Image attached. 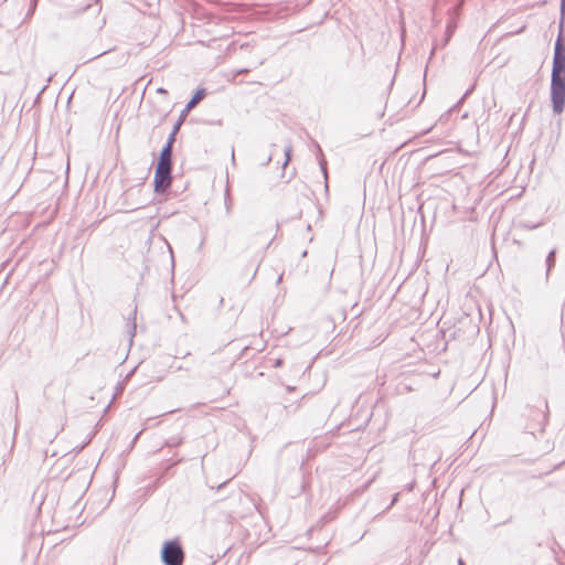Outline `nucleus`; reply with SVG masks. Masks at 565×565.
I'll return each instance as SVG.
<instances>
[{"label":"nucleus","instance_id":"nucleus-11","mask_svg":"<svg viewBox=\"0 0 565 565\" xmlns=\"http://www.w3.org/2000/svg\"><path fill=\"white\" fill-rule=\"evenodd\" d=\"M321 168H322V171H323L324 175H327V169H326L324 163H322V162H321Z\"/></svg>","mask_w":565,"mask_h":565},{"label":"nucleus","instance_id":"nucleus-5","mask_svg":"<svg viewBox=\"0 0 565 565\" xmlns=\"http://www.w3.org/2000/svg\"><path fill=\"white\" fill-rule=\"evenodd\" d=\"M554 57H565V44L562 38V33L558 34V38L555 42Z\"/></svg>","mask_w":565,"mask_h":565},{"label":"nucleus","instance_id":"nucleus-15","mask_svg":"<svg viewBox=\"0 0 565 565\" xmlns=\"http://www.w3.org/2000/svg\"><path fill=\"white\" fill-rule=\"evenodd\" d=\"M281 364V361L280 360H277L276 362V366H279Z\"/></svg>","mask_w":565,"mask_h":565},{"label":"nucleus","instance_id":"nucleus-7","mask_svg":"<svg viewBox=\"0 0 565 565\" xmlns=\"http://www.w3.org/2000/svg\"><path fill=\"white\" fill-rule=\"evenodd\" d=\"M555 249L551 250L546 257V264H547V273L551 270V268L555 264Z\"/></svg>","mask_w":565,"mask_h":565},{"label":"nucleus","instance_id":"nucleus-10","mask_svg":"<svg viewBox=\"0 0 565 565\" xmlns=\"http://www.w3.org/2000/svg\"><path fill=\"white\" fill-rule=\"evenodd\" d=\"M174 136H175V134H174V131H172V132L170 134L169 139H168V142H167V145H169V146H170V150H172V145H173V142H174Z\"/></svg>","mask_w":565,"mask_h":565},{"label":"nucleus","instance_id":"nucleus-1","mask_svg":"<svg viewBox=\"0 0 565 565\" xmlns=\"http://www.w3.org/2000/svg\"><path fill=\"white\" fill-rule=\"evenodd\" d=\"M551 102L554 114L565 108V57H553L551 78Z\"/></svg>","mask_w":565,"mask_h":565},{"label":"nucleus","instance_id":"nucleus-6","mask_svg":"<svg viewBox=\"0 0 565 565\" xmlns=\"http://www.w3.org/2000/svg\"><path fill=\"white\" fill-rule=\"evenodd\" d=\"M205 92L204 89H199L192 98L189 100V103L185 106V111H189L192 109L199 102H201L204 98Z\"/></svg>","mask_w":565,"mask_h":565},{"label":"nucleus","instance_id":"nucleus-12","mask_svg":"<svg viewBox=\"0 0 565 565\" xmlns=\"http://www.w3.org/2000/svg\"><path fill=\"white\" fill-rule=\"evenodd\" d=\"M135 330H136V324L134 323V324L131 326V337L135 334Z\"/></svg>","mask_w":565,"mask_h":565},{"label":"nucleus","instance_id":"nucleus-16","mask_svg":"<svg viewBox=\"0 0 565 565\" xmlns=\"http://www.w3.org/2000/svg\"><path fill=\"white\" fill-rule=\"evenodd\" d=\"M158 92H159V93H164L166 90H164V89H162V88H159V89H158Z\"/></svg>","mask_w":565,"mask_h":565},{"label":"nucleus","instance_id":"nucleus-13","mask_svg":"<svg viewBox=\"0 0 565 565\" xmlns=\"http://www.w3.org/2000/svg\"><path fill=\"white\" fill-rule=\"evenodd\" d=\"M179 127H180V124H177V125L174 126V129H173L174 134L178 131Z\"/></svg>","mask_w":565,"mask_h":565},{"label":"nucleus","instance_id":"nucleus-2","mask_svg":"<svg viewBox=\"0 0 565 565\" xmlns=\"http://www.w3.org/2000/svg\"><path fill=\"white\" fill-rule=\"evenodd\" d=\"M184 558L180 544L175 541L166 542L162 548V561L166 565H182Z\"/></svg>","mask_w":565,"mask_h":565},{"label":"nucleus","instance_id":"nucleus-8","mask_svg":"<svg viewBox=\"0 0 565 565\" xmlns=\"http://www.w3.org/2000/svg\"><path fill=\"white\" fill-rule=\"evenodd\" d=\"M290 156H291V146H287L285 148V162H284V167H286L288 164V162L290 161Z\"/></svg>","mask_w":565,"mask_h":565},{"label":"nucleus","instance_id":"nucleus-9","mask_svg":"<svg viewBox=\"0 0 565 565\" xmlns=\"http://www.w3.org/2000/svg\"><path fill=\"white\" fill-rule=\"evenodd\" d=\"M107 52H109V50L102 51V52H98V53H96V54H93V55H92V56H89L86 61H92V60H94V58H97V57H99V56H102V55L106 54Z\"/></svg>","mask_w":565,"mask_h":565},{"label":"nucleus","instance_id":"nucleus-4","mask_svg":"<svg viewBox=\"0 0 565 565\" xmlns=\"http://www.w3.org/2000/svg\"><path fill=\"white\" fill-rule=\"evenodd\" d=\"M171 157L172 150H170V146L166 145L161 150L159 162L157 167L171 169Z\"/></svg>","mask_w":565,"mask_h":565},{"label":"nucleus","instance_id":"nucleus-14","mask_svg":"<svg viewBox=\"0 0 565 565\" xmlns=\"http://www.w3.org/2000/svg\"><path fill=\"white\" fill-rule=\"evenodd\" d=\"M458 564L459 565H465V563H463V561L461 558L458 561Z\"/></svg>","mask_w":565,"mask_h":565},{"label":"nucleus","instance_id":"nucleus-3","mask_svg":"<svg viewBox=\"0 0 565 565\" xmlns=\"http://www.w3.org/2000/svg\"><path fill=\"white\" fill-rule=\"evenodd\" d=\"M153 183L156 192H164L171 184V169L157 167Z\"/></svg>","mask_w":565,"mask_h":565}]
</instances>
